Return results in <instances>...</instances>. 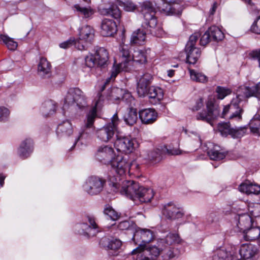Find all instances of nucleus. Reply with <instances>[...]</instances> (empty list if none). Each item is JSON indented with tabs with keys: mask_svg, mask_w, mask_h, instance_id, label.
<instances>
[{
	"mask_svg": "<svg viewBox=\"0 0 260 260\" xmlns=\"http://www.w3.org/2000/svg\"><path fill=\"white\" fill-rule=\"evenodd\" d=\"M116 175L109 176L113 191L119 192L121 195L130 199L136 203H146L151 201L154 196L152 189L145 188L133 180H125L124 177L129 172L130 164L126 158L121 154H116L109 164Z\"/></svg>",
	"mask_w": 260,
	"mask_h": 260,
	"instance_id": "f257e3e1",
	"label": "nucleus"
},
{
	"mask_svg": "<svg viewBox=\"0 0 260 260\" xmlns=\"http://www.w3.org/2000/svg\"><path fill=\"white\" fill-rule=\"evenodd\" d=\"M150 53L149 48L137 49L134 50L131 54L127 48V46H123L121 53V62L116 65L114 64L112 69L111 76L107 80L106 84L111 78H114L120 71H127L129 67L132 66L136 62L141 64L146 63L147 61V56Z\"/></svg>",
	"mask_w": 260,
	"mask_h": 260,
	"instance_id": "f03ea898",
	"label": "nucleus"
},
{
	"mask_svg": "<svg viewBox=\"0 0 260 260\" xmlns=\"http://www.w3.org/2000/svg\"><path fill=\"white\" fill-rule=\"evenodd\" d=\"M260 82L255 85L251 86H243L240 87L237 90V94L234 98L231 103L224 107L221 117L225 118L228 113H230V119L235 118L237 120L241 119L242 110L239 104L244 98H249L251 96H257L259 93Z\"/></svg>",
	"mask_w": 260,
	"mask_h": 260,
	"instance_id": "7ed1b4c3",
	"label": "nucleus"
},
{
	"mask_svg": "<svg viewBox=\"0 0 260 260\" xmlns=\"http://www.w3.org/2000/svg\"><path fill=\"white\" fill-rule=\"evenodd\" d=\"M236 248L228 245L216 249L213 260H253V257L257 252V247L250 243H247L241 245L239 254L241 259L235 256Z\"/></svg>",
	"mask_w": 260,
	"mask_h": 260,
	"instance_id": "20e7f679",
	"label": "nucleus"
},
{
	"mask_svg": "<svg viewBox=\"0 0 260 260\" xmlns=\"http://www.w3.org/2000/svg\"><path fill=\"white\" fill-rule=\"evenodd\" d=\"M114 146L118 151L129 154L138 148L139 144L136 139L131 136L116 135Z\"/></svg>",
	"mask_w": 260,
	"mask_h": 260,
	"instance_id": "39448f33",
	"label": "nucleus"
},
{
	"mask_svg": "<svg viewBox=\"0 0 260 260\" xmlns=\"http://www.w3.org/2000/svg\"><path fill=\"white\" fill-rule=\"evenodd\" d=\"M120 123L117 114H115L111 118V121L105 124L102 128L96 131V136L104 142H109L117 132L118 125Z\"/></svg>",
	"mask_w": 260,
	"mask_h": 260,
	"instance_id": "423d86ee",
	"label": "nucleus"
},
{
	"mask_svg": "<svg viewBox=\"0 0 260 260\" xmlns=\"http://www.w3.org/2000/svg\"><path fill=\"white\" fill-rule=\"evenodd\" d=\"M159 11L166 15H180L184 9L183 0H161Z\"/></svg>",
	"mask_w": 260,
	"mask_h": 260,
	"instance_id": "0eeeda50",
	"label": "nucleus"
},
{
	"mask_svg": "<svg viewBox=\"0 0 260 260\" xmlns=\"http://www.w3.org/2000/svg\"><path fill=\"white\" fill-rule=\"evenodd\" d=\"M86 104L85 95L78 88L69 89L64 98V106H76L81 109L85 107Z\"/></svg>",
	"mask_w": 260,
	"mask_h": 260,
	"instance_id": "6e6552de",
	"label": "nucleus"
},
{
	"mask_svg": "<svg viewBox=\"0 0 260 260\" xmlns=\"http://www.w3.org/2000/svg\"><path fill=\"white\" fill-rule=\"evenodd\" d=\"M199 36L198 32H195L190 37L189 40L186 44L185 52L186 59L189 63L194 64L200 56V50L194 46Z\"/></svg>",
	"mask_w": 260,
	"mask_h": 260,
	"instance_id": "1a4fd4ad",
	"label": "nucleus"
},
{
	"mask_svg": "<svg viewBox=\"0 0 260 260\" xmlns=\"http://www.w3.org/2000/svg\"><path fill=\"white\" fill-rule=\"evenodd\" d=\"M105 183L104 180L102 178L91 176L86 179L83 185V188L88 194L96 195L103 190Z\"/></svg>",
	"mask_w": 260,
	"mask_h": 260,
	"instance_id": "9d476101",
	"label": "nucleus"
},
{
	"mask_svg": "<svg viewBox=\"0 0 260 260\" xmlns=\"http://www.w3.org/2000/svg\"><path fill=\"white\" fill-rule=\"evenodd\" d=\"M214 98L211 96L206 102L207 112L199 113L196 118L198 120H202L210 123L211 121L219 115L218 106L215 105Z\"/></svg>",
	"mask_w": 260,
	"mask_h": 260,
	"instance_id": "9b49d317",
	"label": "nucleus"
},
{
	"mask_svg": "<svg viewBox=\"0 0 260 260\" xmlns=\"http://www.w3.org/2000/svg\"><path fill=\"white\" fill-rule=\"evenodd\" d=\"M116 155L114 149L109 145L99 146L95 153V158L100 162L109 165Z\"/></svg>",
	"mask_w": 260,
	"mask_h": 260,
	"instance_id": "f8f14e48",
	"label": "nucleus"
},
{
	"mask_svg": "<svg viewBox=\"0 0 260 260\" xmlns=\"http://www.w3.org/2000/svg\"><path fill=\"white\" fill-rule=\"evenodd\" d=\"M104 102V97L101 93L99 92L93 100V106L92 109L89 111L86 115L85 126L87 128L92 127L95 118L97 115V112L102 108Z\"/></svg>",
	"mask_w": 260,
	"mask_h": 260,
	"instance_id": "ddd939ff",
	"label": "nucleus"
},
{
	"mask_svg": "<svg viewBox=\"0 0 260 260\" xmlns=\"http://www.w3.org/2000/svg\"><path fill=\"white\" fill-rule=\"evenodd\" d=\"M154 238V235L151 230L137 228L134 233L133 240L136 244L140 243V244L144 245L145 247L146 244L150 242Z\"/></svg>",
	"mask_w": 260,
	"mask_h": 260,
	"instance_id": "4468645a",
	"label": "nucleus"
},
{
	"mask_svg": "<svg viewBox=\"0 0 260 260\" xmlns=\"http://www.w3.org/2000/svg\"><path fill=\"white\" fill-rule=\"evenodd\" d=\"M142 27L145 29L147 32L157 37H161L164 35V30L161 25L157 23L155 16L148 20H144Z\"/></svg>",
	"mask_w": 260,
	"mask_h": 260,
	"instance_id": "2eb2a0df",
	"label": "nucleus"
},
{
	"mask_svg": "<svg viewBox=\"0 0 260 260\" xmlns=\"http://www.w3.org/2000/svg\"><path fill=\"white\" fill-rule=\"evenodd\" d=\"M87 219L89 225L86 223H83L77 225L76 229L81 234L87 235L89 237L94 236L99 232L98 225L92 217L88 216Z\"/></svg>",
	"mask_w": 260,
	"mask_h": 260,
	"instance_id": "dca6fc26",
	"label": "nucleus"
},
{
	"mask_svg": "<svg viewBox=\"0 0 260 260\" xmlns=\"http://www.w3.org/2000/svg\"><path fill=\"white\" fill-rule=\"evenodd\" d=\"M234 224L239 231L245 232L252 225V218L247 214L237 215L235 217Z\"/></svg>",
	"mask_w": 260,
	"mask_h": 260,
	"instance_id": "f3484780",
	"label": "nucleus"
},
{
	"mask_svg": "<svg viewBox=\"0 0 260 260\" xmlns=\"http://www.w3.org/2000/svg\"><path fill=\"white\" fill-rule=\"evenodd\" d=\"M152 76L149 73H145L141 75L137 83V93L139 96L146 95L147 87L152 80Z\"/></svg>",
	"mask_w": 260,
	"mask_h": 260,
	"instance_id": "a211bd4d",
	"label": "nucleus"
},
{
	"mask_svg": "<svg viewBox=\"0 0 260 260\" xmlns=\"http://www.w3.org/2000/svg\"><path fill=\"white\" fill-rule=\"evenodd\" d=\"M94 37V30L92 27L88 25H85L82 27L79 32V38L76 39L77 41H79L80 45L83 44L85 46V44L90 43Z\"/></svg>",
	"mask_w": 260,
	"mask_h": 260,
	"instance_id": "6ab92c4d",
	"label": "nucleus"
},
{
	"mask_svg": "<svg viewBox=\"0 0 260 260\" xmlns=\"http://www.w3.org/2000/svg\"><path fill=\"white\" fill-rule=\"evenodd\" d=\"M206 146L208 155L211 159L219 161L225 158L226 154L220 149L219 146L211 142L206 143Z\"/></svg>",
	"mask_w": 260,
	"mask_h": 260,
	"instance_id": "aec40b11",
	"label": "nucleus"
},
{
	"mask_svg": "<svg viewBox=\"0 0 260 260\" xmlns=\"http://www.w3.org/2000/svg\"><path fill=\"white\" fill-rule=\"evenodd\" d=\"M139 117L144 124L154 123L158 118V113L153 108L144 109L139 111Z\"/></svg>",
	"mask_w": 260,
	"mask_h": 260,
	"instance_id": "412c9836",
	"label": "nucleus"
},
{
	"mask_svg": "<svg viewBox=\"0 0 260 260\" xmlns=\"http://www.w3.org/2000/svg\"><path fill=\"white\" fill-rule=\"evenodd\" d=\"M162 213L168 218L172 219L180 218L183 214L182 210L177 208L172 203H168L164 206Z\"/></svg>",
	"mask_w": 260,
	"mask_h": 260,
	"instance_id": "4be33fe9",
	"label": "nucleus"
},
{
	"mask_svg": "<svg viewBox=\"0 0 260 260\" xmlns=\"http://www.w3.org/2000/svg\"><path fill=\"white\" fill-rule=\"evenodd\" d=\"M150 103L153 105L159 104L164 98L163 90L158 87L152 86L147 90L146 94Z\"/></svg>",
	"mask_w": 260,
	"mask_h": 260,
	"instance_id": "5701e85b",
	"label": "nucleus"
},
{
	"mask_svg": "<svg viewBox=\"0 0 260 260\" xmlns=\"http://www.w3.org/2000/svg\"><path fill=\"white\" fill-rule=\"evenodd\" d=\"M101 28V33L104 37L112 36L117 31L116 23L109 19H105L102 21Z\"/></svg>",
	"mask_w": 260,
	"mask_h": 260,
	"instance_id": "b1692460",
	"label": "nucleus"
},
{
	"mask_svg": "<svg viewBox=\"0 0 260 260\" xmlns=\"http://www.w3.org/2000/svg\"><path fill=\"white\" fill-rule=\"evenodd\" d=\"M166 152L171 155H179L183 153V151L178 148H172L170 146L168 148L167 147L165 146L164 149L161 151L159 149H157L153 151L150 152L148 154V158L150 159H156L161 156V155Z\"/></svg>",
	"mask_w": 260,
	"mask_h": 260,
	"instance_id": "393cba45",
	"label": "nucleus"
},
{
	"mask_svg": "<svg viewBox=\"0 0 260 260\" xmlns=\"http://www.w3.org/2000/svg\"><path fill=\"white\" fill-rule=\"evenodd\" d=\"M238 188L240 192L248 194H258L260 193V185L249 181L241 183Z\"/></svg>",
	"mask_w": 260,
	"mask_h": 260,
	"instance_id": "a878e982",
	"label": "nucleus"
},
{
	"mask_svg": "<svg viewBox=\"0 0 260 260\" xmlns=\"http://www.w3.org/2000/svg\"><path fill=\"white\" fill-rule=\"evenodd\" d=\"M57 109L56 103L50 100L43 103L40 108V112L43 116L48 117L55 113Z\"/></svg>",
	"mask_w": 260,
	"mask_h": 260,
	"instance_id": "bb28decb",
	"label": "nucleus"
},
{
	"mask_svg": "<svg viewBox=\"0 0 260 260\" xmlns=\"http://www.w3.org/2000/svg\"><path fill=\"white\" fill-rule=\"evenodd\" d=\"M32 144L30 139H26L22 141L18 149V155L23 158L27 157L33 150Z\"/></svg>",
	"mask_w": 260,
	"mask_h": 260,
	"instance_id": "cd10ccee",
	"label": "nucleus"
},
{
	"mask_svg": "<svg viewBox=\"0 0 260 260\" xmlns=\"http://www.w3.org/2000/svg\"><path fill=\"white\" fill-rule=\"evenodd\" d=\"M56 133L59 137H67L73 133V127L69 120L63 121L58 124Z\"/></svg>",
	"mask_w": 260,
	"mask_h": 260,
	"instance_id": "c85d7f7f",
	"label": "nucleus"
},
{
	"mask_svg": "<svg viewBox=\"0 0 260 260\" xmlns=\"http://www.w3.org/2000/svg\"><path fill=\"white\" fill-rule=\"evenodd\" d=\"M146 31L139 28L134 31L131 36L130 43L131 44L142 45L144 44L146 39Z\"/></svg>",
	"mask_w": 260,
	"mask_h": 260,
	"instance_id": "c756f323",
	"label": "nucleus"
},
{
	"mask_svg": "<svg viewBox=\"0 0 260 260\" xmlns=\"http://www.w3.org/2000/svg\"><path fill=\"white\" fill-rule=\"evenodd\" d=\"M164 240L159 242L157 243V246H153L147 247L146 245L145 250H148V255L151 260H155L159 255H161L164 253V251H166L167 249H162V243Z\"/></svg>",
	"mask_w": 260,
	"mask_h": 260,
	"instance_id": "7c9ffc66",
	"label": "nucleus"
},
{
	"mask_svg": "<svg viewBox=\"0 0 260 260\" xmlns=\"http://www.w3.org/2000/svg\"><path fill=\"white\" fill-rule=\"evenodd\" d=\"M141 13L144 16V20H148L154 16L155 10L150 2H145L141 4Z\"/></svg>",
	"mask_w": 260,
	"mask_h": 260,
	"instance_id": "2f4dec72",
	"label": "nucleus"
},
{
	"mask_svg": "<svg viewBox=\"0 0 260 260\" xmlns=\"http://www.w3.org/2000/svg\"><path fill=\"white\" fill-rule=\"evenodd\" d=\"M132 253L136 255L134 257L135 260H151L148 250H145L144 245L139 244L138 247L132 251Z\"/></svg>",
	"mask_w": 260,
	"mask_h": 260,
	"instance_id": "473e14b6",
	"label": "nucleus"
},
{
	"mask_svg": "<svg viewBox=\"0 0 260 260\" xmlns=\"http://www.w3.org/2000/svg\"><path fill=\"white\" fill-rule=\"evenodd\" d=\"M38 72L42 76H49L51 71V65L46 58L42 57L38 64Z\"/></svg>",
	"mask_w": 260,
	"mask_h": 260,
	"instance_id": "72a5a7b5",
	"label": "nucleus"
},
{
	"mask_svg": "<svg viewBox=\"0 0 260 260\" xmlns=\"http://www.w3.org/2000/svg\"><path fill=\"white\" fill-rule=\"evenodd\" d=\"M100 244L109 249L116 250L121 247L122 243L120 240L117 239L112 238L110 240L104 238L101 239Z\"/></svg>",
	"mask_w": 260,
	"mask_h": 260,
	"instance_id": "f704fd0d",
	"label": "nucleus"
},
{
	"mask_svg": "<svg viewBox=\"0 0 260 260\" xmlns=\"http://www.w3.org/2000/svg\"><path fill=\"white\" fill-rule=\"evenodd\" d=\"M189 75L191 80L196 82L206 83L208 78L204 73L192 69H189Z\"/></svg>",
	"mask_w": 260,
	"mask_h": 260,
	"instance_id": "c9c22d12",
	"label": "nucleus"
},
{
	"mask_svg": "<svg viewBox=\"0 0 260 260\" xmlns=\"http://www.w3.org/2000/svg\"><path fill=\"white\" fill-rule=\"evenodd\" d=\"M95 55L98 60V66H104L108 60V53L104 48L98 49Z\"/></svg>",
	"mask_w": 260,
	"mask_h": 260,
	"instance_id": "e433bc0d",
	"label": "nucleus"
},
{
	"mask_svg": "<svg viewBox=\"0 0 260 260\" xmlns=\"http://www.w3.org/2000/svg\"><path fill=\"white\" fill-rule=\"evenodd\" d=\"M244 233V238L246 240H255L258 239L259 240L260 229L259 228H248Z\"/></svg>",
	"mask_w": 260,
	"mask_h": 260,
	"instance_id": "4c0bfd02",
	"label": "nucleus"
},
{
	"mask_svg": "<svg viewBox=\"0 0 260 260\" xmlns=\"http://www.w3.org/2000/svg\"><path fill=\"white\" fill-rule=\"evenodd\" d=\"M208 30L212 40L214 41H221L224 37L223 32L217 26H212Z\"/></svg>",
	"mask_w": 260,
	"mask_h": 260,
	"instance_id": "58836bf2",
	"label": "nucleus"
},
{
	"mask_svg": "<svg viewBox=\"0 0 260 260\" xmlns=\"http://www.w3.org/2000/svg\"><path fill=\"white\" fill-rule=\"evenodd\" d=\"M74 8L75 11H76L79 15H81L86 18H90L94 13V10L90 7H82L76 4L74 5Z\"/></svg>",
	"mask_w": 260,
	"mask_h": 260,
	"instance_id": "ea45409f",
	"label": "nucleus"
},
{
	"mask_svg": "<svg viewBox=\"0 0 260 260\" xmlns=\"http://www.w3.org/2000/svg\"><path fill=\"white\" fill-rule=\"evenodd\" d=\"M138 119L137 112L136 109L131 108L124 116L125 122L128 125H133Z\"/></svg>",
	"mask_w": 260,
	"mask_h": 260,
	"instance_id": "a19ab883",
	"label": "nucleus"
},
{
	"mask_svg": "<svg viewBox=\"0 0 260 260\" xmlns=\"http://www.w3.org/2000/svg\"><path fill=\"white\" fill-rule=\"evenodd\" d=\"M101 13L104 15L111 16L115 19H119L121 17L120 10L117 7L114 5L111 6L109 8L103 9Z\"/></svg>",
	"mask_w": 260,
	"mask_h": 260,
	"instance_id": "79ce46f5",
	"label": "nucleus"
},
{
	"mask_svg": "<svg viewBox=\"0 0 260 260\" xmlns=\"http://www.w3.org/2000/svg\"><path fill=\"white\" fill-rule=\"evenodd\" d=\"M0 39L6 45L8 49L14 51L17 49L18 43L13 38L9 37L7 35H1Z\"/></svg>",
	"mask_w": 260,
	"mask_h": 260,
	"instance_id": "37998d69",
	"label": "nucleus"
},
{
	"mask_svg": "<svg viewBox=\"0 0 260 260\" xmlns=\"http://www.w3.org/2000/svg\"><path fill=\"white\" fill-rule=\"evenodd\" d=\"M72 45H74L75 47L80 50L85 49L84 45H80L79 44V41H77L74 38H71L68 40L60 43L59 44V47L62 49H67Z\"/></svg>",
	"mask_w": 260,
	"mask_h": 260,
	"instance_id": "c03bdc74",
	"label": "nucleus"
},
{
	"mask_svg": "<svg viewBox=\"0 0 260 260\" xmlns=\"http://www.w3.org/2000/svg\"><path fill=\"white\" fill-rule=\"evenodd\" d=\"M118 4L127 12H133L137 8L136 5L131 0H116Z\"/></svg>",
	"mask_w": 260,
	"mask_h": 260,
	"instance_id": "a18cd8bd",
	"label": "nucleus"
},
{
	"mask_svg": "<svg viewBox=\"0 0 260 260\" xmlns=\"http://www.w3.org/2000/svg\"><path fill=\"white\" fill-rule=\"evenodd\" d=\"M218 129L220 135L223 137H226L232 135L233 128L230 127L229 123H220L218 125Z\"/></svg>",
	"mask_w": 260,
	"mask_h": 260,
	"instance_id": "49530a36",
	"label": "nucleus"
},
{
	"mask_svg": "<svg viewBox=\"0 0 260 260\" xmlns=\"http://www.w3.org/2000/svg\"><path fill=\"white\" fill-rule=\"evenodd\" d=\"M249 127L251 133L260 136V118H254L251 119L249 123Z\"/></svg>",
	"mask_w": 260,
	"mask_h": 260,
	"instance_id": "de8ad7c7",
	"label": "nucleus"
},
{
	"mask_svg": "<svg viewBox=\"0 0 260 260\" xmlns=\"http://www.w3.org/2000/svg\"><path fill=\"white\" fill-rule=\"evenodd\" d=\"M248 210L250 216L258 217L260 216V204L255 203H249Z\"/></svg>",
	"mask_w": 260,
	"mask_h": 260,
	"instance_id": "09e8293b",
	"label": "nucleus"
},
{
	"mask_svg": "<svg viewBox=\"0 0 260 260\" xmlns=\"http://www.w3.org/2000/svg\"><path fill=\"white\" fill-rule=\"evenodd\" d=\"M104 214L113 220H116L118 219L119 215L113 208L110 206H106L104 210Z\"/></svg>",
	"mask_w": 260,
	"mask_h": 260,
	"instance_id": "8fccbe9b",
	"label": "nucleus"
},
{
	"mask_svg": "<svg viewBox=\"0 0 260 260\" xmlns=\"http://www.w3.org/2000/svg\"><path fill=\"white\" fill-rule=\"evenodd\" d=\"M85 66L89 68H92L95 66H98V60L95 54H90L85 58Z\"/></svg>",
	"mask_w": 260,
	"mask_h": 260,
	"instance_id": "3c124183",
	"label": "nucleus"
},
{
	"mask_svg": "<svg viewBox=\"0 0 260 260\" xmlns=\"http://www.w3.org/2000/svg\"><path fill=\"white\" fill-rule=\"evenodd\" d=\"M123 91V89L118 87L112 88L109 95L110 99L115 101L120 100Z\"/></svg>",
	"mask_w": 260,
	"mask_h": 260,
	"instance_id": "603ef678",
	"label": "nucleus"
},
{
	"mask_svg": "<svg viewBox=\"0 0 260 260\" xmlns=\"http://www.w3.org/2000/svg\"><path fill=\"white\" fill-rule=\"evenodd\" d=\"M218 99L220 100L223 99L226 96L231 93V90L229 88H226L220 86H218L216 89Z\"/></svg>",
	"mask_w": 260,
	"mask_h": 260,
	"instance_id": "864d4df0",
	"label": "nucleus"
},
{
	"mask_svg": "<svg viewBox=\"0 0 260 260\" xmlns=\"http://www.w3.org/2000/svg\"><path fill=\"white\" fill-rule=\"evenodd\" d=\"M10 115V111L8 108L5 106H0V122L8 121Z\"/></svg>",
	"mask_w": 260,
	"mask_h": 260,
	"instance_id": "5fc2aeb1",
	"label": "nucleus"
},
{
	"mask_svg": "<svg viewBox=\"0 0 260 260\" xmlns=\"http://www.w3.org/2000/svg\"><path fill=\"white\" fill-rule=\"evenodd\" d=\"M247 129L245 127L233 128L231 137L234 138H239L243 137L246 133Z\"/></svg>",
	"mask_w": 260,
	"mask_h": 260,
	"instance_id": "6e6d98bb",
	"label": "nucleus"
},
{
	"mask_svg": "<svg viewBox=\"0 0 260 260\" xmlns=\"http://www.w3.org/2000/svg\"><path fill=\"white\" fill-rule=\"evenodd\" d=\"M120 99L127 104H132L134 101V99L131 93L127 90L123 89Z\"/></svg>",
	"mask_w": 260,
	"mask_h": 260,
	"instance_id": "4d7b16f0",
	"label": "nucleus"
},
{
	"mask_svg": "<svg viewBox=\"0 0 260 260\" xmlns=\"http://www.w3.org/2000/svg\"><path fill=\"white\" fill-rule=\"evenodd\" d=\"M166 241L168 245L178 242L179 241L178 235L176 234H170L167 236Z\"/></svg>",
	"mask_w": 260,
	"mask_h": 260,
	"instance_id": "13d9d810",
	"label": "nucleus"
},
{
	"mask_svg": "<svg viewBox=\"0 0 260 260\" xmlns=\"http://www.w3.org/2000/svg\"><path fill=\"white\" fill-rule=\"evenodd\" d=\"M251 30L257 34H260V16H258L254 21L251 26Z\"/></svg>",
	"mask_w": 260,
	"mask_h": 260,
	"instance_id": "bf43d9fd",
	"label": "nucleus"
},
{
	"mask_svg": "<svg viewBox=\"0 0 260 260\" xmlns=\"http://www.w3.org/2000/svg\"><path fill=\"white\" fill-rule=\"evenodd\" d=\"M162 249H167L166 251H164V253L162 254V257L164 259L166 260L169 259L174 256V252L170 247L168 246H165L163 247Z\"/></svg>",
	"mask_w": 260,
	"mask_h": 260,
	"instance_id": "052dcab7",
	"label": "nucleus"
},
{
	"mask_svg": "<svg viewBox=\"0 0 260 260\" xmlns=\"http://www.w3.org/2000/svg\"><path fill=\"white\" fill-rule=\"evenodd\" d=\"M118 228L120 230H132L133 229V224H131L128 221H123L119 223Z\"/></svg>",
	"mask_w": 260,
	"mask_h": 260,
	"instance_id": "680f3d73",
	"label": "nucleus"
},
{
	"mask_svg": "<svg viewBox=\"0 0 260 260\" xmlns=\"http://www.w3.org/2000/svg\"><path fill=\"white\" fill-rule=\"evenodd\" d=\"M211 40H212V39L209 34V30H207L201 37L200 39V44L203 46L205 45Z\"/></svg>",
	"mask_w": 260,
	"mask_h": 260,
	"instance_id": "e2e57ef3",
	"label": "nucleus"
},
{
	"mask_svg": "<svg viewBox=\"0 0 260 260\" xmlns=\"http://www.w3.org/2000/svg\"><path fill=\"white\" fill-rule=\"evenodd\" d=\"M203 105V99L202 98H200L197 100L195 105L192 107V109L193 111H198L202 108Z\"/></svg>",
	"mask_w": 260,
	"mask_h": 260,
	"instance_id": "0e129e2a",
	"label": "nucleus"
},
{
	"mask_svg": "<svg viewBox=\"0 0 260 260\" xmlns=\"http://www.w3.org/2000/svg\"><path fill=\"white\" fill-rule=\"evenodd\" d=\"M254 56L256 58L259 62V66L260 67V50L256 51L253 52Z\"/></svg>",
	"mask_w": 260,
	"mask_h": 260,
	"instance_id": "69168bd1",
	"label": "nucleus"
},
{
	"mask_svg": "<svg viewBox=\"0 0 260 260\" xmlns=\"http://www.w3.org/2000/svg\"><path fill=\"white\" fill-rule=\"evenodd\" d=\"M5 177H6L4 174H0V185L1 187L3 186Z\"/></svg>",
	"mask_w": 260,
	"mask_h": 260,
	"instance_id": "338daca9",
	"label": "nucleus"
},
{
	"mask_svg": "<svg viewBox=\"0 0 260 260\" xmlns=\"http://www.w3.org/2000/svg\"><path fill=\"white\" fill-rule=\"evenodd\" d=\"M216 8H217L216 4L214 3L213 4L212 8L210 10V13L211 15H213L215 13Z\"/></svg>",
	"mask_w": 260,
	"mask_h": 260,
	"instance_id": "774afa93",
	"label": "nucleus"
}]
</instances>
